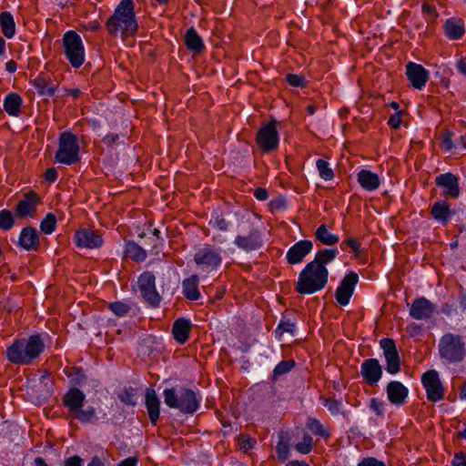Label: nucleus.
<instances>
[{
  "mask_svg": "<svg viewBox=\"0 0 466 466\" xmlns=\"http://www.w3.org/2000/svg\"><path fill=\"white\" fill-rule=\"evenodd\" d=\"M435 305L424 297L418 298L410 305V315L418 320L429 319L434 313Z\"/></svg>",
  "mask_w": 466,
  "mask_h": 466,
  "instance_id": "20",
  "label": "nucleus"
},
{
  "mask_svg": "<svg viewBox=\"0 0 466 466\" xmlns=\"http://www.w3.org/2000/svg\"><path fill=\"white\" fill-rule=\"evenodd\" d=\"M357 180L360 186L366 191L372 192L380 187V178L378 174L369 170L361 169L357 173Z\"/></svg>",
  "mask_w": 466,
  "mask_h": 466,
  "instance_id": "28",
  "label": "nucleus"
},
{
  "mask_svg": "<svg viewBox=\"0 0 466 466\" xmlns=\"http://www.w3.org/2000/svg\"><path fill=\"white\" fill-rule=\"evenodd\" d=\"M164 401L167 406L172 409H177L183 413L192 414L199 407L200 399H198L196 393L189 389L174 388L166 389L163 391Z\"/></svg>",
  "mask_w": 466,
  "mask_h": 466,
  "instance_id": "6",
  "label": "nucleus"
},
{
  "mask_svg": "<svg viewBox=\"0 0 466 466\" xmlns=\"http://www.w3.org/2000/svg\"><path fill=\"white\" fill-rule=\"evenodd\" d=\"M386 393L389 401L397 407L403 406L409 395V390L400 381L392 380L387 384Z\"/></svg>",
  "mask_w": 466,
  "mask_h": 466,
  "instance_id": "21",
  "label": "nucleus"
},
{
  "mask_svg": "<svg viewBox=\"0 0 466 466\" xmlns=\"http://www.w3.org/2000/svg\"><path fill=\"white\" fill-rule=\"evenodd\" d=\"M325 408L328 409L332 416L341 415L346 418L349 415V411L344 409L341 400L334 399H326L323 402Z\"/></svg>",
  "mask_w": 466,
  "mask_h": 466,
  "instance_id": "39",
  "label": "nucleus"
},
{
  "mask_svg": "<svg viewBox=\"0 0 466 466\" xmlns=\"http://www.w3.org/2000/svg\"><path fill=\"white\" fill-rule=\"evenodd\" d=\"M280 330L281 333H290L293 334L295 330V325L289 321H281L278 328L277 331Z\"/></svg>",
  "mask_w": 466,
  "mask_h": 466,
  "instance_id": "56",
  "label": "nucleus"
},
{
  "mask_svg": "<svg viewBox=\"0 0 466 466\" xmlns=\"http://www.w3.org/2000/svg\"><path fill=\"white\" fill-rule=\"evenodd\" d=\"M402 123L401 120V112L398 111L395 114L391 115L388 120V125L393 128L398 129Z\"/></svg>",
  "mask_w": 466,
  "mask_h": 466,
  "instance_id": "53",
  "label": "nucleus"
},
{
  "mask_svg": "<svg viewBox=\"0 0 466 466\" xmlns=\"http://www.w3.org/2000/svg\"><path fill=\"white\" fill-rule=\"evenodd\" d=\"M138 288L143 299L152 307L159 305L161 297L156 289V278L151 272H144L138 278Z\"/></svg>",
  "mask_w": 466,
  "mask_h": 466,
  "instance_id": "12",
  "label": "nucleus"
},
{
  "mask_svg": "<svg viewBox=\"0 0 466 466\" xmlns=\"http://www.w3.org/2000/svg\"><path fill=\"white\" fill-rule=\"evenodd\" d=\"M199 279L197 275H191L182 281V294L189 300H198L201 297L198 289Z\"/></svg>",
  "mask_w": 466,
  "mask_h": 466,
  "instance_id": "30",
  "label": "nucleus"
},
{
  "mask_svg": "<svg viewBox=\"0 0 466 466\" xmlns=\"http://www.w3.org/2000/svg\"><path fill=\"white\" fill-rule=\"evenodd\" d=\"M313 440L312 438L306 434L304 435L302 441L295 445V449L301 454H308L312 450Z\"/></svg>",
  "mask_w": 466,
  "mask_h": 466,
  "instance_id": "47",
  "label": "nucleus"
},
{
  "mask_svg": "<svg viewBox=\"0 0 466 466\" xmlns=\"http://www.w3.org/2000/svg\"><path fill=\"white\" fill-rule=\"evenodd\" d=\"M360 375L367 384L376 385L382 377V367L377 359H367L360 365Z\"/></svg>",
  "mask_w": 466,
  "mask_h": 466,
  "instance_id": "19",
  "label": "nucleus"
},
{
  "mask_svg": "<svg viewBox=\"0 0 466 466\" xmlns=\"http://www.w3.org/2000/svg\"><path fill=\"white\" fill-rule=\"evenodd\" d=\"M435 184L442 189L441 195L446 198H457L460 196L459 177L451 172L437 176Z\"/></svg>",
  "mask_w": 466,
  "mask_h": 466,
  "instance_id": "16",
  "label": "nucleus"
},
{
  "mask_svg": "<svg viewBox=\"0 0 466 466\" xmlns=\"http://www.w3.org/2000/svg\"><path fill=\"white\" fill-rule=\"evenodd\" d=\"M17 65L15 60H9L5 63V69L8 73L13 74L16 71Z\"/></svg>",
  "mask_w": 466,
  "mask_h": 466,
  "instance_id": "64",
  "label": "nucleus"
},
{
  "mask_svg": "<svg viewBox=\"0 0 466 466\" xmlns=\"http://www.w3.org/2000/svg\"><path fill=\"white\" fill-rule=\"evenodd\" d=\"M137 460L135 457H128L122 461L117 466H137Z\"/></svg>",
  "mask_w": 466,
  "mask_h": 466,
  "instance_id": "63",
  "label": "nucleus"
},
{
  "mask_svg": "<svg viewBox=\"0 0 466 466\" xmlns=\"http://www.w3.org/2000/svg\"><path fill=\"white\" fill-rule=\"evenodd\" d=\"M313 250V243L309 239H301L292 245L286 253L287 262L290 265L301 263Z\"/></svg>",
  "mask_w": 466,
  "mask_h": 466,
  "instance_id": "17",
  "label": "nucleus"
},
{
  "mask_svg": "<svg viewBox=\"0 0 466 466\" xmlns=\"http://www.w3.org/2000/svg\"><path fill=\"white\" fill-rule=\"evenodd\" d=\"M406 76L412 87L421 90L429 80V72L421 65L409 62L406 65Z\"/></svg>",
  "mask_w": 466,
  "mask_h": 466,
  "instance_id": "18",
  "label": "nucleus"
},
{
  "mask_svg": "<svg viewBox=\"0 0 466 466\" xmlns=\"http://www.w3.org/2000/svg\"><path fill=\"white\" fill-rule=\"evenodd\" d=\"M277 121L273 120L263 124L256 136L258 147L264 152H271L278 148L279 135L277 129Z\"/></svg>",
  "mask_w": 466,
  "mask_h": 466,
  "instance_id": "10",
  "label": "nucleus"
},
{
  "mask_svg": "<svg viewBox=\"0 0 466 466\" xmlns=\"http://www.w3.org/2000/svg\"><path fill=\"white\" fill-rule=\"evenodd\" d=\"M208 225L220 231H227L229 228L230 223L227 221L224 217L220 214H216L210 218Z\"/></svg>",
  "mask_w": 466,
  "mask_h": 466,
  "instance_id": "45",
  "label": "nucleus"
},
{
  "mask_svg": "<svg viewBox=\"0 0 466 466\" xmlns=\"http://www.w3.org/2000/svg\"><path fill=\"white\" fill-rule=\"evenodd\" d=\"M15 225V219L12 212L8 209L0 211V229L9 230Z\"/></svg>",
  "mask_w": 466,
  "mask_h": 466,
  "instance_id": "43",
  "label": "nucleus"
},
{
  "mask_svg": "<svg viewBox=\"0 0 466 466\" xmlns=\"http://www.w3.org/2000/svg\"><path fill=\"white\" fill-rule=\"evenodd\" d=\"M306 426L312 434L324 440H329L331 435L329 430L316 418L308 419Z\"/></svg>",
  "mask_w": 466,
  "mask_h": 466,
  "instance_id": "38",
  "label": "nucleus"
},
{
  "mask_svg": "<svg viewBox=\"0 0 466 466\" xmlns=\"http://www.w3.org/2000/svg\"><path fill=\"white\" fill-rule=\"evenodd\" d=\"M190 329V320L183 318L176 319L172 327V334L175 340L179 344H184L188 339Z\"/></svg>",
  "mask_w": 466,
  "mask_h": 466,
  "instance_id": "29",
  "label": "nucleus"
},
{
  "mask_svg": "<svg viewBox=\"0 0 466 466\" xmlns=\"http://www.w3.org/2000/svg\"><path fill=\"white\" fill-rule=\"evenodd\" d=\"M358 466H386L385 463L381 461L377 460L373 457H367L362 459Z\"/></svg>",
  "mask_w": 466,
  "mask_h": 466,
  "instance_id": "54",
  "label": "nucleus"
},
{
  "mask_svg": "<svg viewBox=\"0 0 466 466\" xmlns=\"http://www.w3.org/2000/svg\"><path fill=\"white\" fill-rule=\"evenodd\" d=\"M56 218L53 213H47L40 222V229L46 235H51L56 229Z\"/></svg>",
  "mask_w": 466,
  "mask_h": 466,
  "instance_id": "41",
  "label": "nucleus"
},
{
  "mask_svg": "<svg viewBox=\"0 0 466 466\" xmlns=\"http://www.w3.org/2000/svg\"><path fill=\"white\" fill-rule=\"evenodd\" d=\"M421 383L430 401L438 402L444 398L445 390L437 370H430L424 372Z\"/></svg>",
  "mask_w": 466,
  "mask_h": 466,
  "instance_id": "11",
  "label": "nucleus"
},
{
  "mask_svg": "<svg viewBox=\"0 0 466 466\" xmlns=\"http://www.w3.org/2000/svg\"><path fill=\"white\" fill-rule=\"evenodd\" d=\"M106 27L109 35L127 37L137 34L138 24L133 0H121L107 19Z\"/></svg>",
  "mask_w": 466,
  "mask_h": 466,
  "instance_id": "2",
  "label": "nucleus"
},
{
  "mask_svg": "<svg viewBox=\"0 0 466 466\" xmlns=\"http://www.w3.org/2000/svg\"><path fill=\"white\" fill-rule=\"evenodd\" d=\"M452 133L450 131H447L441 138V147L448 152L453 151L458 149V145L454 143L451 139Z\"/></svg>",
  "mask_w": 466,
  "mask_h": 466,
  "instance_id": "49",
  "label": "nucleus"
},
{
  "mask_svg": "<svg viewBox=\"0 0 466 466\" xmlns=\"http://www.w3.org/2000/svg\"><path fill=\"white\" fill-rule=\"evenodd\" d=\"M316 167L318 169L319 177L323 180L329 181L333 179L334 172L330 167V164L328 161L321 158L318 159L316 161Z\"/></svg>",
  "mask_w": 466,
  "mask_h": 466,
  "instance_id": "40",
  "label": "nucleus"
},
{
  "mask_svg": "<svg viewBox=\"0 0 466 466\" xmlns=\"http://www.w3.org/2000/svg\"><path fill=\"white\" fill-rule=\"evenodd\" d=\"M17 244L26 251L38 250L40 238L36 229L30 226L22 228Z\"/></svg>",
  "mask_w": 466,
  "mask_h": 466,
  "instance_id": "24",
  "label": "nucleus"
},
{
  "mask_svg": "<svg viewBox=\"0 0 466 466\" xmlns=\"http://www.w3.org/2000/svg\"><path fill=\"white\" fill-rule=\"evenodd\" d=\"M0 26L2 34L8 39L15 34V23L10 12L5 11L0 14Z\"/></svg>",
  "mask_w": 466,
  "mask_h": 466,
  "instance_id": "36",
  "label": "nucleus"
},
{
  "mask_svg": "<svg viewBox=\"0 0 466 466\" xmlns=\"http://www.w3.org/2000/svg\"><path fill=\"white\" fill-rule=\"evenodd\" d=\"M360 242L357 238H348L340 243V248L342 250L350 249L356 257H359L360 255Z\"/></svg>",
  "mask_w": 466,
  "mask_h": 466,
  "instance_id": "44",
  "label": "nucleus"
},
{
  "mask_svg": "<svg viewBox=\"0 0 466 466\" xmlns=\"http://www.w3.org/2000/svg\"><path fill=\"white\" fill-rule=\"evenodd\" d=\"M38 203L39 198L37 194L34 191L27 192L25 194L24 198L20 200L16 205V216L20 218H24L25 217H33Z\"/></svg>",
  "mask_w": 466,
  "mask_h": 466,
  "instance_id": "23",
  "label": "nucleus"
},
{
  "mask_svg": "<svg viewBox=\"0 0 466 466\" xmlns=\"http://www.w3.org/2000/svg\"><path fill=\"white\" fill-rule=\"evenodd\" d=\"M64 466H83V460L78 455H74L65 461Z\"/></svg>",
  "mask_w": 466,
  "mask_h": 466,
  "instance_id": "58",
  "label": "nucleus"
},
{
  "mask_svg": "<svg viewBox=\"0 0 466 466\" xmlns=\"http://www.w3.org/2000/svg\"><path fill=\"white\" fill-rule=\"evenodd\" d=\"M444 32L449 39L456 40L463 36L465 33L464 23L461 19H447L444 25Z\"/></svg>",
  "mask_w": 466,
  "mask_h": 466,
  "instance_id": "32",
  "label": "nucleus"
},
{
  "mask_svg": "<svg viewBox=\"0 0 466 466\" xmlns=\"http://www.w3.org/2000/svg\"><path fill=\"white\" fill-rule=\"evenodd\" d=\"M58 177V173L56 168H47L45 172V179L50 183L55 182Z\"/></svg>",
  "mask_w": 466,
  "mask_h": 466,
  "instance_id": "59",
  "label": "nucleus"
},
{
  "mask_svg": "<svg viewBox=\"0 0 466 466\" xmlns=\"http://www.w3.org/2000/svg\"><path fill=\"white\" fill-rule=\"evenodd\" d=\"M337 248H322L319 249L311 262L315 265L326 267L327 264L332 262L338 256Z\"/></svg>",
  "mask_w": 466,
  "mask_h": 466,
  "instance_id": "37",
  "label": "nucleus"
},
{
  "mask_svg": "<svg viewBox=\"0 0 466 466\" xmlns=\"http://www.w3.org/2000/svg\"><path fill=\"white\" fill-rule=\"evenodd\" d=\"M85 400V393L77 388L69 389L63 397V402L68 409L70 417L83 424L91 423L96 420V412L94 407L88 406L86 409H83Z\"/></svg>",
  "mask_w": 466,
  "mask_h": 466,
  "instance_id": "5",
  "label": "nucleus"
},
{
  "mask_svg": "<svg viewBox=\"0 0 466 466\" xmlns=\"http://www.w3.org/2000/svg\"><path fill=\"white\" fill-rule=\"evenodd\" d=\"M119 138L120 137L117 134L110 133L106 135L102 140L104 144L106 145L107 147H113L116 144Z\"/></svg>",
  "mask_w": 466,
  "mask_h": 466,
  "instance_id": "57",
  "label": "nucleus"
},
{
  "mask_svg": "<svg viewBox=\"0 0 466 466\" xmlns=\"http://www.w3.org/2000/svg\"><path fill=\"white\" fill-rule=\"evenodd\" d=\"M457 70L466 77V58L461 57L456 63Z\"/></svg>",
  "mask_w": 466,
  "mask_h": 466,
  "instance_id": "61",
  "label": "nucleus"
},
{
  "mask_svg": "<svg viewBox=\"0 0 466 466\" xmlns=\"http://www.w3.org/2000/svg\"><path fill=\"white\" fill-rule=\"evenodd\" d=\"M276 451H277L279 458L281 461H286L289 457V447L288 441H286L283 439H280L277 444Z\"/></svg>",
  "mask_w": 466,
  "mask_h": 466,
  "instance_id": "50",
  "label": "nucleus"
},
{
  "mask_svg": "<svg viewBox=\"0 0 466 466\" xmlns=\"http://www.w3.org/2000/svg\"><path fill=\"white\" fill-rule=\"evenodd\" d=\"M370 409L377 416L382 417L385 413V402L378 398H371Z\"/></svg>",
  "mask_w": 466,
  "mask_h": 466,
  "instance_id": "48",
  "label": "nucleus"
},
{
  "mask_svg": "<svg viewBox=\"0 0 466 466\" xmlns=\"http://www.w3.org/2000/svg\"><path fill=\"white\" fill-rule=\"evenodd\" d=\"M286 81L292 86H302L305 82V77L302 75L298 74H288L286 76Z\"/></svg>",
  "mask_w": 466,
  "mask_h": 466,
  "instance_id": "51",
  "label": "nucleus"
},
{
  "mask_svg": "<svg viewBox=\"0 0 466 466\" xmlns=\"http://www.w3.org/2000/svg\"><path fill=\"white\" fill-rule=\"evenodd\" d=\"M22 105L23 98L17 93H9L4 98V109L10 116H19L21 114Z\"/></svg>",
  "mask_w": 466,
  "mask_h": 466,
  "instance_id": "31",
  "label": "nucleus"
},
{
  "mask_svg": "<svg viewBox=\"0 0 466 466\" xmlns=\"http://www.w3.org/2000/svg\"><path fill=\"white\" fill-rule=\"evenodd\" d=\"M185 44L187 48L195 54H199L205 49L203 39L194 27L186 32Z\"/></svg>",
  "mask_w": 466,
  "mask_h": 466,
  "instance_id": "33",
  "label": "nucleus"
},
{
  "mask_svg": "<svg viewBox=\"0 0 466 466\" xmlns=\"http://www.w3.org/2000/svg\"><path fill=\"white\" fill-rule=\"evenodd\" d=\"M329 270L309 262L299 272L296 283V291L302 295H310L322 290L328 283Z\"/></svg>",
  "mask_w": 466,
  "mask_h": 466,
  "instance_id": "3",
  "label": "nucleus"
},
{
  "mask_svg": "<svg viewBox=\"0 0 466 466\" xmlns=\"http://www.w3.org/2000/svg\"><path fill=\"white\" fill-rule=\"evenodd\" d=\"M438 350L444 364H458L466 357V343L461 335L448 332L441 337Z\"/></svg>",
  "mask_w": 466,
  "mask_h": 466,
  "instance_id": "4",
  "label": "nucleus"
},
{
  "mask_svg": "<svg viewBox=\"0 0 466 466\" xmlns=\"http://www.w3.org/2000/svg\"><path fill=\"white\" fill-rule=\"evenodd\" d=\"M380 346L386 360V370L390 374L398 373L400 370V359L394 340L383 338L380 341Z\"/></svg>",
  "mask_w": 466,
  "mask_h": 466,
  "instance_id": "15",
  "label": "nucleus"
},
{
  "mask_svg": "<svg viewBox=\"0 0 466 466\" xmlns=\"http://www.w3.org/2000/svg\"><path fill=\"white\" fill-rule=\"evenodd\" d=\"M74 243L79 248L94 249L103 245V238L98 230L81 228L76 230L73 238Z\"/></svg>",
  "mask_w": 466,
  "mask_h": 466,
  "instance_id": "13",
  "label": "nucleus"
},
{
  "mask_svg": "<svg viewBox=\"0 0 466 466\" xmlns=\"http://www.w3.org/2000/svg\"><path fill=\"white\" fill-rule=\"evenodd\" d=\"M46 337L47 335L45 333H35L26 338L15 339L6 348V360L15 365H30L44 352Z\"/></svg>",
  "mask_w": 466,
  "mask_h": 466,
  "instance_id": "1",
  "label": "nucleus"
},
{
  "mask_svg": "<svg viewBox=\"0 0 466 466\" xmlns=\"http://www.w3.org/2000/svg\"><path fill=\"white\" fill-rule=\"evenodd\" d=\"M294 367L295 361L292 360L279 362L273 370L272 379L277 380L279 377L289 372Z\"/></svg>",
  "mask_w": 466,
  "mask_h": 466,
  "instance_id": "42",
  "label": "nucleus"
},
{
  "mask_svg": "<svg viewBox=\"0 0 466 466\" xmlns=\"http://www.w3.org/2000/svg\"><path fill=\"white\" fill-rule=\"evenodd\" d=\"M315 238L325 246H333L339 241V237L329 231L325 224H321L316 228Z\"/></svg>",
  "mask_w": 466,
  "mask_h": 466,
  "instance_id": "35",
  "label": "nucleus"
},
{
  "mask_svg": "<svg viewBox=\"0 0 466 466\" xmlns=\"http://www.w3.org/2000/svg\"><path fill=\"white\" fill-rule=\"evenodd\" d=\"M221 248L204 244L194 254V262L197 267L206 270H217L222 263Z\"/></svg>",
  "mask_w": 466,
  "mask_h": 466,
  "instance_id": "9",
  "label": "nucleus"
},
{
  "mask_svg": "<svg viewBox=\"0 0 466 466\" xmlns=\"http://www.w3.org/2000/svg\"><path fill=\"white\" fill-rule=\"evenodd\" d=\"M452 466H466V453L462 451L456 452L451 461Z\"/></svg>",
  "mask_w": 466,
  "mask_h": 466,
  "instance_id": "55",
  "label": "nucleus"
},
{
  "mask_svg": "<svg viewBox=\"0 0 466 466\" xmlns=\"http://www.w3.org/2000/svg\"><path fill=\"white\" fill-rule=\"evenodd\" d=\"M254 197L260 201H264L268 198V192L263 187H257L254 190Z\"/></svg>",
  "mask_w": 466,
  "mask_h": 466,
  "instance_id": "60",
  "label": "nucleus"
},
{
  "mask_svg": "<svg viewBox=\"0 0 466 466\" xmlns=\"http://www.w3.org/2000/svg\"><path fill=\"white\" fill-rule=\"evenodd\" d=\"M80 147L76 135L69 131H64L59 134L58 148L55 155L56 162L71 166L77 163L79 157Z\"/></svg>",
  "mask_w": 466,
  "mask_h": 466,
  "instance_id": "8",
  "label": "nucleus"
},
{
  "mask_svg": "<svg viewBox=\"0 0 466 466\" xmlns=\"http://www.w3.org/2000/svg\"><path fill=\"white\" fill-rule=\"evenodd\" d=\"M124 253L127 258L136 262H143L147 257L146 250L132 240L125 243Z\"/></svg>",
  "mask_w": 466,
  "mask_h": 466,
  "instance_id": "34",
  "label": "nucleus"
},
{
  "mask_svg": "<svg viewBox=\"0 0 466 466\" xmlns=\"http://www.w3.org/2000/svg\"><path fill=\"white\" fill-rule=\"evenodd\" d=\"M255 444H256V440L253 438H250L248 435H241L239 437L240 448L245 451H248V450L252 449Z\"/></svg>",
  "mask_w": 466,
  "mask_h": 466,
  "instance_id": "52",
  "label": "nucleus"
},
{
  "mask_svg": "<svg viewBox=\"0 0 466 466\" xmlns=\"http://www.w3.org/2000/svg\"><path fill=\"white\" fill-rule=\"evenodd\" d=\"M30 84L35 88L39 96H54L56 85L44 73H40L35 78L30 80Z\"/></svg>",
  "mask_w": 466,
  "mask_h": 466,
  "instance_id": "27",
  "label": "nucleus"
},
{
  "mask_svg": "<svg viewBox=\"0 0 466 466\" xmlns=\"http://www.w3.org/2000/svg\"><path fill=\"white\" fill-rule=\"evenodd\" d=\"M431 215L439 224L446 226L455 215V210L446 200H439L431 206Z\"/></svg>",
  "mask_w": 466,
  "mask_h": 466,
  "instance_id": "25",
  "label": "nucleus"
},
{
  "mask_svg": "<svg viewBox=\"0 0 466 466\" xmlns=\"http://www.w3.org/2000/svg\"><path fill=\"white\" fill-rule=\"evenodd\" d=\"M234 244L247 252L257 250L263 245L261 232L258 229H252L247 236L238 235L235 238Z\"/></svg>",
  "mask_w": 466,
  "mask_h": 466,
  "instance_id": "22",
  "label": "nucleus"
},
{
  "mask_svg": "<svg viewBox=\"0 0 466 466\" xmlns=\"http://www.w3.org/2000/svg\"><path fill=\"white\" fill-rule=\"evenodd\" d=\"M358 281L359 276L354 271L349 272L342 279L335 292L336 301L340 306L345 307L350 303Z\"/></svg>",
  "mask_w": 466,
  "mask_h": 466,
  "instance_id": "14",
  "label": "nucleus"
},
{
  "mask_svg": "<svg viewBox=\"0 0 466 466\" xmlns=\"http://www.w3.org/2000/svg\"><path fill=\"white\" fill-rule=\"evenodd\" d=\"M110 310L117 317H124L127 315L130 310V306L127 303L122 301L111 302L108 305Z\"/></svg>",
  "mask_w": 466,
  "mask_h": 466,
  "instance_id": "46",
  "label": "nucleus"
},
{
  "mask_svg": "<svg viewBox=\"0 0 466 466\" xmlns=\"http://www.w3.org/2000/svg\"><path fill=\"white\" fill-rule=\"evenodd\" d=\"M62 54L73 68H79L86 61L83 40L74 30L66 31L62 36Z\"/></svg>",
  "mask_w": 466,
  "mask_h": 466,
  "instance_id": "7",
  "label": "nucleus"
},
{
  "mask_svg": "<svg viewBox=\"0 0 466 466\" xmlns=\"http://www.w3.org/2000/svg\"><path fill=\"white\" fill-rule=\"evenodd\" d=\"M145 405L151 423L157 425L160 415V401L154 389H147Z\"/></svg>",
  "mask_w": 466,
  "mask_h": 466,
  "instance_id": "26",
  "label": "nucleus"
},
{
  "mask_svg": "<svg viewBox=\"0 0 466 466\" xmlns=\"http://www.w3.org/2000/svg\"><path fill=\"white\" fill-rule=\"evenodd\" d=\"M119 399L121 400V401H123L127 404L133 405L135 403L133 400V394H131L130 392H128L127 390L119 395Z\"/></svg>",
  "mask_w": 466,
  "mask_h": 466,
  "instance_id": "62",
  "label": "nucleus"
}]
</instances>
